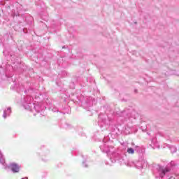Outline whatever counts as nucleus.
Here are the masks:
<instances>
[{
    "mask_svg": "<svg viewBox=\"0 0 179 179\" xmlns=\"http://www.w3.org/2000/svg\"><path fill=\"white\" fill-rule=\"evenodd\" d=\"M22 106L28 111H36V113H41L45 110V106L41 105V103H38L36 106L34 105L33 97L30 96H27L24 98Z\"/></svg>",
    "mask_w": 179,
    "mask_h": 179,
    "instance_id": "nucleus-1",
    "label": "nucleus"
},
{
    "mask_svg": "<svg viewBox=\"0 0 179 179\" xmlns=\"http://www.w3.org/2000/svg\"><path fill=\"white\" fill-rule=\"evenodd\" d=\"M157 176L161 179H179V175H173L167 167L157 165L156 166Z\"/></svg>",
    "mask_w": 179,
    "mask_h": 179,
    "instance_id": "nucleus-2",
    "label": "nucleus"
},
{
    "mask_svg": "<svg viewBox=\"0 0 179 179\" xmlns=\"http://www.w3.org/2000/svg\"><path fill=\"white\" fill-rule=\"evenodd\" d=\"M109 144L110 142L106 143V138H104L99 146L101 152H103V153H110V147H108Z\"/></svg>",
    "mask_w": 179,
    "mask_h": 179,
    "instance_id": "nucleus-3",
    "label": "nucleus"
},
{
    "mask_svg": "<svg viewBox=\"0 0 179 179\" xmlns=\"http://www.w3.org/2000/svg\"><path fill=\"white\" fill-rule=\"evenodd\" d=\"M135 166L136 169H145V167H148V162L145 159H143L141 161H138Z\"/></svg>",
    "mask_w": 179,
    "mask_h": 179,
    "instance_id": "nucleus-4",
    "label": "nucleus"
},
{
    "mask_svg": "<svg viewBox=\"0 0 179 179\" xmlns=\"http://www.w3.org/2000/svg\"><path fill=\"white\" fill-rule=\"evenodd\" d=\"M9 168L10 169L11 171H13V173H19L20 170V166L15 162L10 164Z\"/></svg>",
    "mask_w": 179,
    "mask_h": 179,
    "instance_id": "nucleus-5",
    "label": "nucleus"
},
{
    "mask_svg": "<svg viewBox=\"0 0 179 179\" xmlns=\"http://www.w3.org/2000/svg\"><path fill=\"white\" fill-rule=\"evenodd\" d=\"M99 125L101 128H104L106 127V119L103 115H99Z\"/></svg>",
    "mask_w": 179,
    "mask_h": 179,
    "instance_id": "nucleus-6",
    "label": "nucleus"
},
{
    "mask_svg": "<svg viewBox=\"0 0 179 179\" xmlns=\"http://www.w3.org/2000/svg\"><path fill=\"white\" fill-rule=\"evenodd\" d=\"M10 113H12L10 108H7V109L3 111V117L6 118L7 117H9L10 115Z\"/></svg>",
    "mask_w": 179,
    "mask_h": 179,
    "instance_id": "nucleus-7",
    "label": "nucleus"
},
{
    "mask_svg": "<svg viewBox=\"0 0 179 179\" xmlns=\"http://www.w3.org/2000/svg\"><path fill=\"white\" fill-rule=\"evenodd\" d=\"M167 147L170 149L171 153H176L177 152V148L174 145H167Z\"/></svg>",
    "mask_w": 179,
    "mask_h": 179,
    "instance_id": "nucleus-8",
    "label": "nucleus"
},
{
    "mask_svg": "<svg viewBox=\"0 0 179 179\" xmlns=\"http://www.w3.org/2000/svg\"><path fill=\"white\" fill-rule=\"evenodd\" d=\"M126 166H127V167H134V166H135V162H132V161H129L125 162Z\"/></svg>",
    "mask_w": 179,
    "mask_h": 179,
    "instance_id": "nucleus-9",
    "label": "nucleus"
},
{
    "mask_svg": "<svg viewBox=\"0 0 179 179\" xmlns=\"http://www.w3.org/2000/svg\"><path fill=\"white\" fill-rule=\"evenodd\" d=\"M152 143L154 145V149H156V148H159V144L157 143V140L156 138H153L152 140Z\"/></svg>",
    "mask_w": 179,
    "mask_h": 179,
    "instance_id": "nucleus-10",
    "label": "nucleus"
},
{
    "mask_svg": "<svg viewBox=\"0 0 179 179\" xmlns=\"http://www.w3.org/2000/svg\"><path fill=\"white\" fill-rule=\"evenodd\" d=\"M0 164H5V158L3 157V155L0 151Z\"/></svg>",
    "mask_w": 179,
    "mask_h": 179,
    "instance_id": "nucleus-11",
    "label": "nucleus"
},
{
    "mask_svg": "<svg viewBox=\"0 0 179 179\" xmlns=\"http://www.w3.org/2000/svg\"><path fill=\"white\" fill-rule=\"evenodd\" d=\"M127 153L129 155H134V153H135V150H134V148H127Z\"/></svg>",
    "mask_w": 179,
    "mask_h": 179,
    "instance_id": "nucleus-12",
    "label": "nucleus"
},
{
    "mask_svg": "<svg viewBox=\"0 0 179 179\" xmlns=\"http://www.w3.org/2000/svg\"><path fill=\"white\" fill-rule=\"evenodd\" d=\"M89 101L87 102V104H88V106L90 107L92 106H93V99H92L91 97L89 98Z\"/></svg>",
    "mask_w": 179,
    "mask_h": 179,
    "instance_id": "nucleus-13",
    "label": "nucleus"
},
{
    "mask_svg": "<svg viewBox=\"0 0 179 179\" xmlns=\"http://www.w3.org/2000/svg\"><path fill=\"white\" fill-rule=\"evenodd\" d=\"M125 133L126 134H131V129L129 127H127L125 129Z\"/></svg>",
    "mask_w": 179,
    "mask_h": 179,
    "instance_id": "nucleus-14",
    "label": "nucleus"
},
{
    "mask_svg": "<svg viewBox=\"0 0 179 179\" xmlns=\"http://www.w3.org/2000/svg\"><path fill=\"white\" fill-rule=\"evenodd\" d=\"M83 167H87V164H86V161L83 162Z\"/></svg>",
    "mask_w": 179,
    "mask_h": 179,
    "instance_id": "nucleus-15",
    "label": "nucleus"
},
{
    "mask_svg": "<svg viewBox=\"0 0 179 179\" xmlns=\"http://www.w3.org/2000/svg\"><path fill=\"white\" fill-rule=\"evenodd\" d=\"M118 161L120 162V163H122L124 162V158L121 157L120 159H117Z\"/></svg>",
    "mask_w": 179,
    "mask_h": 179,
    "instance_id": "nucleus-16",
    "label": "nucleus"
},
{
    "mask_svg": "<svg viewBox=\"0 0 179 179\" xmlns=\"http://www.w3.org/2000/svg\"><path fill=\"white\" fill-rule=\"evenodd\" d=\"M32 96H35V99H37V95H36V93H35V92H33V93H32Z\"/></svg>",
    "mask_w": 179,
    "mask_h": 179,
    "instance_id": "nucleus-17",
    "label": "nucleus"
},
{
    "mask_svg": "<svg viewBox=\"0 0 179 179\" xmlns=\"http://www.w3.org/2000/svg\"><path fill=\"white\" fill-rule=\"evenodd\" d=\"M52 111H53L54 113H57V111H58V109H57V108L52 109Z\"/></svg>",
    "mask_w": 179,
    "mask_h": 179,
    "instance_id": "nucleus-18",
    "label": "nucleus"
},
{
    "mask_svg": "<svg viewBox=\"0 0 179 179\" xmlns=\"http://www.w3.org/2000/svg\"><path fill=\"white\" fill-rule=\"evenodd\" d=\"M21 179H27V177H25V178H22Z\"/></svg>",
    "mask_w": 179,
    "mask_h": 179,
    "instance_id": "nucleus-19",
    "label": "nucleus"
},
{
    "mask_svg": "<svg viewBox=\"0 0 179 179\" xmlns=\"http://www.w3.org/2000/svg\"><path fill=\"white\" fill-rule=\"evenodd\" d=\"M0 79H1V75H0Z\"/></svg>",
    "mask_w": 179,
    "mask_h": 179,
    "instance_id": "nucleus-20",
    "label": "nucleus"
}]
</instances>
